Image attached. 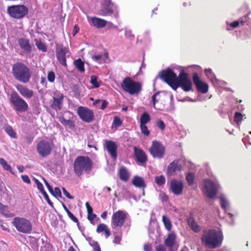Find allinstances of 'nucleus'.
<instances>
[{
	"instance_id": "48",
	"label": "nucleus",
	"mask_w": 251,
	"mask_h": 251,
	"mask_svg": "<svg viewBox=\"0 0 251 251\" xmlns=\"http://www.w3.org/2000/svg\"><path fill=\"white\" fill-rule=\"evenodd\" d=\"M113 125H114L116 126H120L122 125V121L118 117H115L113 122Z\"/></svg>"
},
{
	"instance_id": "12",
	"label": "nucleus",
	"mask_w": 251,
	"mask_h": 251,
	"mask_svg": "<svg viewBox=\"0 0 251 251\" xmlns=\"http://www.w3.org/2000/svg\"><path fill=\"white\" fill-rule=\"evenodd\" d=\"M150 152L153 157L162 158L164 155L165 147L160 142L153 141L150 149Z\"/></svg>"
},
{
	"instance_id": "45",
	"label": "nucleus",
	"mask_w": 251,
	"mask_h": 251,
	"mask_svg": "<svg viewBox=\"0 0 251 251\" xmlns=\"http://www.w3.org/2000/svg\"><path fill=\"white\" fill-rule=\"evenodd\" d=\"M242 115L241 113L239 112H236L234 115V121L235 122L238 124L240 123L242 120Z\"/></svg>"
},
{
	"instance_id": "40",
	"label": "nucleus",
	"mask_w": 251,
	"mask_h": 251,
	"mask_svg": "<svg viewBox=\"0 0 251 251\" xmlns=\"http://www.w3.org/2000/svg\"><path fill=\"white\" fill-rule=\"evenodd\" d=\"M98 77L95 75L91 76L90 83L93 85L95 88H98L100 86V83L97 80Z\"/></svg>"
},
{
	"instance_id": "18",
	"label": "nucleus",
	"mask_w": 251,
	"mask_h": 251,
	"mask_svg": "<svg viewBox=\"0 0 251 251\" xmlns=\"http://www.w3.org/2000/svg\"><path fill=\"white\" fill-rule=\"evenodd\" d=\"M67 52V49L63 47L62 45H56V57L60 63L64 66H67L66 54Z\"/></svg>"
},
{
	"instance_id": "17",
	"label": "nucleus",
	"mask_w": 251,
	"mask_h": 251,
	"mask_svg": "<svg viewBox=\"0 0 251 251\" xmlns=\"http://www.w3.org/2000/svg\"><path fill=\"white\" fill-rule=\"evenodd\" d=\"M134 153L136 162L138 164L143 165L146 163L148 157L143 150L135 147L134 148Z\"/></svg>"
},
{
	"instance_id": "4",
	"label": "nucleus",
	"mask_w": 251,
	"mask_h": 251,
	"mask_svg": "<svg viewBox=\"0 0 251 251\" xmlns=\"http://www.w3.org/2000/svg\"><path fill=\"white\" fill-rule=\"evenodd\" d=\"M158 77L167 83L174 90H176L179 87L178 76L170 68L162 70L159 73L158 75L155 78L154 84Z\"/></svg>"
},
{
	"instance_id": "46",
	"label": "nucleus",
	"mask_w": 251,
	"mask_h": 251,
	"mask_svg": "<svg viewBox=\"0 0 251 251\" xmlns=\"http://www.w3.org/2000/svg\"><path fill=\"white\" fill-rule=\"evenodd\" d=\"M55 77V74L53 71H50L48 73L47 78L48 80L50 82H53L54 81Z\"/></svg>"
},
{
	"instance_id": "5",
	"label": "nucleus",
	"mask_w": 251,
	"mask_h": 251,
	"mask_svg": "<svg viewBox=\"0 0 251 251\" xmlns=\"http://www.w3.org/2000/svg\"><path fill=\"white\" fill-rule=\"evenodd\" d=\"M9 101L13 109L17 113L26 111L28 108L27 102L15 91H12L9 98Z\"/></svg>"
},
{
	"instance_id": "50",
	"label": "nucleus",
	"mask_w": 251,
	"mask_h": 251,
	"mask_svg": "<svg viewBox=\"0 0 251 251\" xmlns=\"http://www.w3.org/2000/svg\"><path fill=\"white\" fill-rule=\"evenodd\" d=\"M157 126L158 128H159L162 130H164L165 128V125L164 122L161 120H159L157 123Z\"/></svg>"
},
{
	"instance_id": "60",
	"label": "nucleus",
	"mask_w": 251,
	"mask_h": 251,
	"mask_svg": "<svg viewBox=\"0 0 251 251\" xmlns=\"http://www.w3.org/2000/svg\"><path fill=\"white\" fill-rule=\"evenodd\" d=\"M79 28L77 25H75L73 31V35L74 37L79 31Z\"/></svg>"
},
{
	"instance_id": "52",
	"label": "nucleus",
	"mask_w": 251,
	"mask_h": 251,
	"mask_svg": "<svg viewBox=\"0 0 251 251\" xmlns=\"http://www.w3.org/2000/svg\"><path fill=\"white\" fill-rule=\"evenodd\" d=\"M160 93V92H157L154 94V95L152 96L151 99L153 104L154 108H155V104L158 102V100H156V96L158 95Z\"/></svg>"
},
{
	"instance_id": "20",
	"label": "nucleus",
	"mask_w": 251,
	"mask_h": 251,
	"mask_svg": "<svg viewBox=\"0 0 251 251\" xmlns=\"http://www.w3.org/2000/svg\"><path fill=\"white\" fill-rule=\"evenodd\" d=\"M170 189L176 195H180L183 189V184L180 181L172 179L170 183Z\"/></svg>"
},
{
	"instance_id": "35",
	"label": "nucleus",
	"mask_w": 251,
	"mask_h": 251,
	"mask_svg": "<svg viewBox=\"0 0 251 251\" xmlns=\"http://www.w3.org/2000/svg\"><path fill=\"white\" fill-rule=\"evenodd\" d=\"M35 42L38 50H41L43 52H46L47 51V48L45 44L43 43L41 40L35 39Z\"/></svg>"
},
{
	"instance_id": "42",
	"label": "nucleus",
	"mask_w": 251,
	"mask_h": 251,
	"mask_svg": "<svg viewBox=\"0 0 251 251\" xmlns=\"http://www.w3.org/2000/svg\"><path fill=\"white\" fill-rule=\"evenodd\" d=\"M107 227V226L105 224H100L98 226L96 231L98 233L102 232L104 231Z\"/></svg>"
},
{
	"instance_id": "10",
	"label": "nucleus",
	"mask_w": 251,
	"mask_h": 251,
	"mask_svg": "<svg viewBox=\"0 0 251 251\" xmlns=\"http://www.w3.org/2000/svg\"><path fill=\"white\" fill-rule=\"evenodd\" d=\"M77 113L80 119L87 123H90L94 120L93 111L85 107L79 106L77 110Z\"/></svg>"
},
{
	"instance_id": "59",
	"label": "nucleus",
	"mask_w": 251,
	"mask_h": 251,
	"mask_svg": "<svg viewBox=\"0 0 251 251\" xmlns=\"http://www.w3.org/2000/svg\"><path fill=\"white\" fill-rule=\"evenodd\" d=\"M33 179L37 185L38 189L39 190V189L42 188L43 186V184L37 179L34 177Z\"/></svg>"
},
{
	"instance_id": "39",
	"label": "nucleus",
	"mask_w": 251,
	"mask_h": 251,
	"mask_svg": "<svg viewBox=\"0 0 251 251\" xmlns=\"http://www.w3.org/2000/svg\"><path fill=\"white\" fill-rule=\"evenodd\" d=\"M220 200L221 201V206L222 208H223L224 210H226V207L228 205V202L227 200L223 195L220 197Z\"/></svg>"
},
{
	"instance_id": "2",
	"label": "nucleus",
	"mask_w": 251,
	"mask_h": 251,
	"mask_svg": "<svg viewBox=\"0 0 251 251\" xmlns=\"http://www.w3.org/2000/svg\"><path fill=\"white\" fill-rule=\"evenodd\" d=\"M93 168V162L88 156H78L74 161V169L77 176H81L84 172L89 174Z\"/></svg>"
},
{
	"instance_id": "14",
	"label": "nucleus",
	"mask_w": 251,
	"mask_h": 251,
	"mask_svg": "<svg viewBox=\"0 0 251 251\" xmlns=\"http://www.w3.org/2000/svg\"><path fill=\"white\" fill-rule=\"evenodd\" d=\"M36 149L37 152L43 157L49 155L52 150L50 143L45 140H41L38 143Z\"/></svg>"
},
{
	"instance_id": "61",
	"label": "nucleus",
	"mask_w": 251,
	"mask_h": 251,
	"mask_svg": "<svg viewBox=\"0 0 251 251\" xmlns=\"http://www.w3.org/2000/svg\"><path fill=\"white\" fill-rule=\"evenodd\" d=\"M156 251H166L165 248L163 245H159L156 247Z\"/></svg>"
},
{
	"instance_id": "38",
	"label": "nucleus",
	"mask_w": 251,
	"mask_h": 251,
	"mask_svg": "<svg viewBox=\"0 0 251 251\" xmlns=\"http://www.w3.org/2000/svg\"><path fill=\"white\" fill-rule=\"evenodd\" d=\"M155 182L158 186H162L165 183L166 180L165 177L161 175L155 177Z\"/></svg>"
},
{
	"instance_id": "21",
	"label": "nucleus",
	"mask_w": 251,
	"mask_h": 251,
	"mask_svg": "<svg viewBox=\"0 0 251 251\" xmlns=\"http://www.w3.org/2000/svg\"><path fill=\"white\" fill-rule=\"evenodd\" d=\"M104 146L111 157L114 159L116 158L117 157V146L116 143L112 141H106Z\"/></svg>"
},
{
	"instance_id": "44",
	"label": "nucleus",
	"mask_w": 251,
	"mask_h": 251,
	"mask_svg": "<svg viewBox=\"0 0 251 251\" xmlns=\"http://www.w3.org/2000/svg\"><path fill=\"white\" fill-rule=\"evenodd\" d=\"M186 179L190 185H192L194 184V178L193 174H188L186 177Z\"/></svg>"
},
{
	"instance_id": "15",
	"label": "nucleus",
	"mask_w": 251,
	"mask_h": 251,
	"mask_svg": "<svg viewBox=\"0 0 251 251\" xmlns=\"http://www.w3.org/2000/svg\"><path fill=\"white\" fill-rule=\"evenodd\" d=\"M204 182V189L207 196L210 199H213L217 195L218 192L215 184L209 179H205Z\"/></svg>"
},
{
	"instance_id": "25",
	"label": "nucleus",
	"mask_w": 251,
	"mask_h": 251,
	"mask_svg": "<svg viewBox=\"0 0 251 251\" xmlns=\"http://www.w3.org/2000/svg\"><path fill=\"white\" fill-rule=\"evenodd\" d=\"M176 235L174 232L168 234L167 238L164 241L165 245L169 248L173 247L175 244Z\"/></svg>"
},
{
	"instance_id": "3",
	"label": "nucleus",
	"mask_w": 251,
	"mask_h": 251,
	"mask_svg": "<svg viewBox=\"0 0 251 251\" xmlns=\"http://www.w3.org/2000/svg\"><path fill=\"white\" fill-rule=\"evenodd\" d=\"M223 235L216 229L208 230L206 235L203 237L202 241L209 249H216L221 245Z\"/></svg>"
},
{
	"instance_id": "8",
	"label": "nucleus",
	"mask_w": 251,
	"mask_h": 251,
	"mask_svg": "<svg viewBox=\"0 0 251 251\" xmlns=\"http://www.w3.org/2000/svg\"><path fill=\"white\" fill-rule=\"evenodd\" d=\"M13 224L19 232L28 234L32 230V226L30 222L25 218L15 217Z\"/></svg>"
},
{
	"instance_id": "51",
	"label": "nucleus",
	"mask_w": 251,
	"mask_h": 251,
	"mask_svg": "<svg viewBox=\"0 0 251 251\" xmlns=\"http://www.w3.org/2000/svg\"><path fill=\"white\" fill-rule=\"evenodd\" d=\"M205 73L209 78H212L213 76L215 77V75L213 74L211 69H205Z\"/></svg>"
},
{
	"instance_id": "6",
	"label": "nucleus",
	"mask_w": 251,
	"mask_h": 251,
	"mask_svg": "<svg viewBox=\"0 0 251 251\" xmlns=\"http://www.w3.org/2000/svg\"><path fill=\"white\" fill-rule=\"evenodd\" d=\"M122 89L131 95L138 94L142 90V84L129 77H126L121 83Z\"/></svg>"
},
{
	"instance_id": "64",
	"label": "nucleus",
	"mask_w": 251,
	"mask_h": 251,
	"mask_svg": "<svg viewBox=\"0 0 251 251\" xmlns=\"http://www.w3.org/2000/svg\"><path fill=\"white\" fill-rule=\"evenodd\" d=\"M144 250L145 251H151V247L149 244H145L144 245Z\"/></svg>"
},
{
	"instance_id": "43",
	"label": "nucleus",
	"mask_w": 251,
	"mask_h": 251,
	"mask_svg": "<svg viewBox=\"0 0 251 251\" xmlns=\"http://www.w3.org/2000/svg\"><path fill=\"white\" fill-rule=\"evenodd\" d=\"M141 132L146 136H149L150 134V131L149 130L146 125H140V126Z\"/></svg>"
},
{
	"instance_id": "34",
	"label": "nucleus",
	"mask_w": 251,
	"mask_h": 251,
	"mask_svg": "<svg viewBox=\"0 0 251 251\" xmlns=\"http://www.w3.org/2000/svg\"><path fill=\"white\" fill-rule=\"evenodd\" d=\"M162 221L164 223L165 228L168 231H171L172 227V224L169 218L165 215H163L162 216Z\"/></svg>"
},
{
	"instance_id": "55",
	"label": "nucleus",
	"mask_w": 251,
	"mask_h": 251,
	"mask_svg": "<svg viewBox=\"0 0 251 251\" xmlns=\"http://www.w3.org/2000/svg\"><path fill=\"white\" fill-rule=\"evenodd\" d=\"M63 192L64 195L69 199H74V197L72 196L65 188H62Z\"/></svg>"
},
{
	"instance_id": "11",
	"label": "nucleus",
	"mask_w": 251,
	"mask_h": 251,
	"mask_svg": "<svg viewBox=\"0 0 251 251\" xmlns=\"http://www.w3.org/2000/svg\"><path fill=\"white\" fill-rule=\"evenodd\" d=\"M178 78L179 87L184 91L188 92L192 89V81L189 78L188 74L185 73L184 71L182 70L180 71Z\"/></svg>"
},
{
	"instance_id": "47",
	"label": "nucleus",
	"mask_w": 251,
	"mask_h": 251,
	"mask_svg": "<svg viewBox=\"0 0 251 251\" xmlns=\"http://www.w3.org/2000/svg\"><path fill=\"white\" fill-rule=\"evenodd\" d=\"M51 195L55 197H61L62 194L60 188L58 187H55L54 191H53V193Z\"/></svg>"
},
{
	"instance_id": "32",
	"label": "nucleus",
	"mask_w": 251,
	"mask_h": 251,
	"mask_svg": "<svg viewBox=\"0 0 251 251\" xmlns=\"http://www.w3.org/2000/svg\"><path fill=\"white\" fill-rule=\"evenodd\" d=\"M4 131L9 135L11 138H16L17 134L16 132L13 130L12 127L9 125H6L4 127Z\"/></svg>"
},
{
	"instance_id": "22",
	"label": "nucleus",
	"mask_w": 251,
	"mask_h": 251,
	"mask_svg": "<svg viewBox=\"0 0 251 251\" xmlns=\"http://www.w3.org/2000/svg\"><path fill=\"white\" fill-rule=\"evenodd\" d=\"M18 44L20 48L27 53H29L32 51L33 46L29 43V40L25 38H20L18 40Z\"/></svg>"
},
{
	"instance_id": "26",
	"label": "nucleus",
	"mask_w": 251,
	"mask_h": 251,
	"mask_svg": "<svg viewBox=\"0 0 251 251\" xmlns=\"http://www.w3.org/2000/svg\"><path fill=\"white\" fill-rule=\"evenodd\" d=\"M91 24L97 28L104 27L107 23L106 21L97 17H93L91 19Z\"/></svg>"
},
{
	"instance_id": "7",
	"label": "nucleus",
	"mask_w": 251,
	"mask_h": 251,
	"mask_svg": "<svg viewBox=\"0 0 251 251\" xmlns=\"http://www.w3.org/2000/svg\"><path fill=\"white\" fill-rule=\"evenodd\" d=\"M28 9L24 5H14L8 6L7 13L12 18L22 19L28 14Z\"/></svg>"
},
{
	"instance_id": "63",
	"label": "nucleus",
	"mask_w": 251,
	"mask_h": 251,
	"mask_svg": "<svg viewBox=\"0 0 251 251\" xmlns=\"http://www.w3.org/2000/svg\"><path fill=\"white\" fill-rule=\"evenodd\" d=\"M121 238L119 235H115L114 239V243L119 244L121 241Z\"/></svg>"
},
{
	"instance_id": "19",
	"label": "nucleus",
	"mask_w": 251,
	"mask_h": 251,
	"mask_svg": "<svg viewBox=\"0 0 251 251\" xmlns=\"http://www.w3.org/2000/svg\"><path fill=\"white\" fill-rule=\"evenodd\" d=\"M16 88L21 95L25 99H30L34 95V91L26 86L18 84L16 85Z\"/></svg>"
},
{
	"instance_id": "24",
	"label": "nucleus",
	"mask_w": 251,
	"mask_h": 251,
	"mask_svg": "<svg viewBox=\"0 0 251 251\" xmlns=\"http://www.w3.org/2000/svg\"><path fill=\"white\" fill-rule=\"evenodd\" d=\"M64 96L63 94H58L57 97H53V101L51 105L52 108L56 109L57 108L60 110L62 108L63 105V99Z\"/></svg>"
},
{
	"instance_id": "41",
	"label": "nucleus",
	"mask_w": 251,
	"mask_h": 251,
	"mask_svg": "<svg viewBox=\"0 0 251 251\" xmlns=\"http://www.w3.org/2000/svg\"><path fill=\"white\" fill-rule=\"evenodd\" d=\"M0 212L6 217H8V206L0 203Z\"/></svg>"
},
{
	"instance_id": "58",
	"label": "nucleus",
	"mask_w": 251,
	"mask_h": 251,
	"mask_svg": "<svg viewBox=\"0 0 251 251\" xmlns=\"http://www.w3.org/2000/svg\"><path fill=\"white\" fill-rule=\"evenodd\" d=\"M125 36L128 38H133L134 36L132 34L131 30H126L125 32Z\"/></svg>"
},
{
	"instance_id": "9",
	"label": "nucleus",
	"mask_w": 251,
	"mask_h": 251,
	"mask_svg": "<svg viewBox=\"0 0 251 251\" xmlns=\"http://www.w3.org/2000/svg\"><path fill=\"white\" fill-rule=\"evenodd\" d=\"M100 14L104 16H110L114 14L115 17H117V6L111 1V0H104L101 4Z\"/></svg>"
},
{
	"instance_id": "16",
	"label": "nucleus",
	"mask_w": 251,
	"mask_h": 251,
	"mask_svg": "<svg viewBox=\"0 0 251 251\" xmlns=\"http://www.w3.org/2000/svg\"><path fill=\"white\" fill-rule=\"evenodd\" d=\"M193 81L199 92L203 94L206 93L208 92V85L201 80L198 73H195L193 74Z\"/></svg>"
},
{
	"instance_id": "56",
	"label": "nucleus",
	"mask_w": 251,
	"mask_h": 251,
	"mask_svg": "<svg viewBox=\"0 0 251 251\" xmlns=\"http://www.w3.org/2000/svg\"><path fill=\"white\" fill-rule=\"evenodd\" d=\"M69 218L74 222H78V219L74 215V214L69 211L67 213Z\"/></svg>"
},
{
	"instance_id": "49",
	"label": "nucleus",
	"mask_w": 251,
	"mask_h": 251,
	"mask_svg": "<svg viewBox=\"0 0 251 251\" xmlns=\"http://www.w3.org/2000/svg\"><path fill=\"white\" fill-rule=\"evenodd\" d=\"M42 179H43V181L44 182L45 184L46 185V186L48 188L50 193L51 194H53V190L52 187L50 185V184L48 183V182L47 181V180L45 178L43 177Z\"/></svg>"
},
{
	"instance_id": "1",
	"label": "nucleus",
	"mask_w": 251,
	"mask_h": 251,
	"mask_svg": "<svg viewBox=\"0 0 251 251\" xmlns=\"http://www.w3.org/2000/svg\"><path fill=\"white\" fill-rule=\"evenodd\" d=\"M12 74L16 80L24 84L28 83L31 77L30 69L21 62H17L12 65Z\"/></svg>"
},
{
	"instance_id": "28",
	"label": "nucleus",
	"mask_w": 251,
	"mask_h": 251,
	"mask_svg": "<svg viewBox=\"0 0 251 251\" xmlns=\"http://www.w3.org/2000/svg\"><path fill=\"white\" fill-rule=\"evenodd\" d=\"M132 183L135 186L139 188H144L146 186L144 179L137 176L134 177Z\"/></svg>"
},
{
	"instance_id": "36",
	"label": "nucleus",
	"mask_w": 251,
	"mask_h": 251,
	"mask_svg": "<svg viewBox=\"0 0 251 251\" xmlns=\"http://www.w3.org/2000/svg\"><path fill=\"white\" fill-rule=\"evenodd\" d=\"M39 190L41 192V193L43 194L44 198L47 201L48 203L51 207H53V204L52 201L50 200L49 197L46 192L45 191L44 186L39 189Z\"/></svg>"
},
{
	"instance_id": "57",
	"label": "nucleus",
	"mask_w": 251,
	"mask_h": 251,
	"mask_svg": "<svg viewBox=\"0 0 251 251\" xmlns=\"http://www.w3.org/2000/svg\"><path fill=\"white\" fill-rule=\"evenodd\" d=\"M101 101L102 102V103L100 109L101 110H104L107 107L108 102L106 100H101Z\"/></svg>"
},
{
	"instance_id": "37",
	"label": "nucleus",
	"mask_w": 251,
	"mask_h": 251,
	"mask_svg": "<svg viewBox=\"0 0 251 251\" xmlns=\"http://www.w3.org/2000/svg\"><path fill=\"white\" fill-rule=\"evenodd\" d=\"M0 164L5 170L10 171L13 173L11 170V167L8 165L7 162L2 158H0Z\"/></svg>"
},
{
	"instance_id": "13",
	"label": "nucleus",
	"mask_w": 251,
	"mask_h": 251,
	"mask_svg": "<svg viewBox=\"0 0 251 251\" xmlns=\"http://www.w3.org/2000/svg\"><path fill=\"white\" fill-rule=\"evenodd\" d=\"M126 214L121 210H118L112 217V226L116 230L118 227H121L125 222Z\"/></svg>"
},
{
	"instance_id": "31",
	"label": "nucleus",
	"mask_w": 251,
	"mask_h": 251,
	"mask_svg": "<svg viewBox=\"0 0 251 251\" xmlns=\"http://www.w3.org/2000/svg\"><path fill=\"white\" fill-rule=\"evenodd\" d=\"M74 64L78 71L83 73L85 71L84 63L81 58H78L74 61Z\"/></svg>"
},
{
	"instance_id": "53",
	"label": "nucleus",
	"mask_w": 251,
	"mask_h": 251,
	"mask_svg": "<svg viewBox=\"0 0 251 251\" xmlns=\"http://www.w3.org/2000/svg\"><path fill=\"white\" fill-rule=\"evenodd\" d=\"M97 217V215L95 214L92 213L91 214L88 215L87 218L90 221V223L92 224H94V219Z\"/></svg>"
},
{
	"instance_id": "23",
	"label": "nucleus",
	"mask_w": 251,
	"mask_h": 251,
	"mask_svg": "<svg viewBox=\"0 0 251 251\" xmlns=\"http://www.w3.org/2000/svg\"><path fill=\"white\" fill-rule=\"evenodd\" d=\"M178 160H175L168 165L167 172L168 176L174 175L176 171L181 170V166L178 165Z\"/></svg>"
},
{
	"instance_id": "54",
	"label": "nucleus",
	"mask_w": 251,
	"mask_h": 251,
	"mask_svg": "<svg viewBox=\"0 0 251 251\" xmlns=\"http://www.w3.org/2000/svg\"><path fill=\"white\" fill-rule=\"evenodd\" d=\"M21 178L23 181L27 184H30L31 181L29 177L27 175H22Z\"/></svg>"
},
{
	"instance_id": "30",
	"label": "nucleus",
	"mask_w": 251,
	"mask_h": 251,
	"mask_svg": "<svg viewBox=\"0 0 251 251\" xmlns=\"http://www.w3.org/2000/svg\"><path fill=\"white\" fill-rule=\"evenodd\" d=\"M60 123L66 128L73 129L75 127V122L71 120H66L63 117L60 118Z\"/></svg>"
},
{
	"instance_id": "29",
	"label": "nucleus",
	"mask_w": 251,
	"mask_h": 251,
	"mask_svg": "<svg viewBox=\"0 0 251 251\" xmlns=\"http://www.w3.org/2000/svg\"><path fill=\"white\" fill-rule=\"evenodd\" d=\"M187 223L189 226L194 232H199L201 230V228L200 226L198 225L193 217H190L187 219Z\"/></svg>"
},
{
	"instance_id": "27",
	"label": "nucleus",
	"mask_w": 251,
	"mask_h": 251,
	"mask_svg": "<svg viewBox=\"0 0 251 251\" xmlns=\"http://www.w3.org/2000/svg\"><path fill=\"white\" fill-rule=\"evenodd\" d=\"M119 175L120 178L125 182L128 180L129 178V173L127 171L126 168L125 167H122L120 168L119 171Z\"/></svg>"
},
{
	"instance_id": "33",
	"label": "nucleus",
	"mask_w": 251,
	"mask_h": 251,
	"mask_svg": "<svg viewBox=\"0 0 251 251\" xmlns=\"http://www.w3.org/2000/svg\"><path fill=\"white\" fill-rule=\"evenodd\" d=\"M151 121L150 115L147 112H144L140 118V125H146Z\"/></svg>"
},
{
	"instance_id": "62",
	"label": "nucleus",
	"mask_w": 251,
	"mask_h": 251,
	"mask_svg": "<svg viewBox=\"0 0 251 251\" xmlns=\"http://www.w3.org/2000/svg\"><path fill=\"white\" fill-rule=\"evenodd\" d=\"M239 25V21H235L233 22H232L230 25V26L233 28H236Z\"/></svg>"
}]
</instances>
